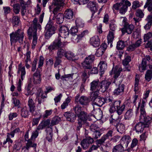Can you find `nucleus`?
I'll return each mask as SVG.
<instances>
[{"label": "nucleus", "mask_w": 152, "mask_h": 152, "mask_svg": "<svg viewBox=\"0 0 152 152\" xmlns=\"http://www.w3.org/2000/svg\"><path fill=\"white\" fill-rule=\"evenodd\" d=\"M75 115L73 113L69 112H66L64 114L67 121L71 122H74L76 117H78L79 119L83 121L88 118V115L87 113L82 109V107L78 104L76 105L73 108Z\"/></svg>", "instance_id": "obj_1"}, {"label": "nucleus", "mask_w": 152, "mask_h": 152, "mask_svg": "<svg viewBox=\"0 0 152 152\" xmlns=\"http://www.w3.org/2000/svg\"><path fill=\"white\" fill-rule=\"evenodd\" d=\"M37 19L35 18L32 22L31 27H29L27 31L29 39L33 37L32 48L34 49L37 42V29L40 31L41 29V25L37 23Z\"/></svg>", "instance_id": "obj_2"}, {"label": "nucleus", "mask_w": 152, "mask_h": 152, "mask_svg": "<svg viewBox=\"0 0 152 152\" xmlns=\"http://www.w3.org/2000/svg\"><path fill=\"white\" fill-rule=\"evenodd\" d=\"M24 33L23 31L20 29L13 32L10 34V40L11 45L12 43L18 42L19 43H22L23 42Z\"/></svg>", "instance_id": "obj_3"}, {"label": "nucleus", "mask_w": 152, "mask_h": 152, "mask_svg": "<svg viewBox=\"0 0 152 152\" xmlns=\"http://www.w3.org/2000/svg\"><path fill=\"white\" fill-rule=\"evenodd\" d=\"M44 60V58L43 56H40L38 63V68L36 72L33 75V81L34 83H40L41 82V73L42 71L41 67L43 65Z\"/></svg>", "instance_id": "obj_4"}, {"label": "nucleus", "mask_w": 152, "mask_h": 152, "mask_svg": "<svg viewBox=\"0 0 152 152\" xmlns=\"http://www.w3.org/2000/svg\"><path fill=\"white\" fill-rule=\"evenodd\" d=\"M64 0H53L52 6L54 7L53 12L54 14V16L53 18V20H54L56 18V15L58 12L61 10L64 4Z\"/></svg>", "instance_id": "obj_5"}, {"label": "nucleus", "mask_w": 152, "mask_h": 152, "mask_svg": "<svg viewBox=\"0 0 152 152\" xmlns=\"http://www.w3.org/2000/svg\"><path fill=\"white\" fill-rule=\"evenodd\" d=\"M64 47V43L61 42V38L59 37L48 46V49L50 52H52L53 50H57Z\"/></svg>", "instance_id": "obj_6"}, {"label": "nucleus", "mask_w": 152, "mask_h": 152, "mask_svg": "<svg viewBox=\"0 0 152 152\" xmlns=\"http://www.w3.org/2000/svg\"><path fill=\"white\" fill-rule=\"evenodd\" d=\"M51 21H50L46 25L45 27V36L46 38H49L53 34L55 33L56 28L53 25Z\"/></svg>", "instance_id": "obj_7"}, {"label": "nucleus", "mask_w": 152, "mask_h": 152, "mask_svg": "<svg viewBox=\"0 0 152 152\" xmlns=\"http://www.w3.org/2000/svg\"><path fill=\"white\" fill-rule=\"evenodd\" d=\"M80 95L78 94L75 97V101L77 103H79L83 106H87L90 101L89 99L85 96H82L80 97Z\"/></svg>", "instance_id": "obj_8"}, {"label": "nucleus", "mask_w": 152, "mask_h": 152, "mask_svg": "<svg viewBox=\"0 0 152 152\" xmlns=\"http://www.w3.org/2000/svg\"><path fill=\"white\" fill-rule=\"evenodd\" d=\"M92 100H94L93 103L98 106L101 107L104 104V98L99 96L97 92L94 93Z\"/></svg>", "instance_id": "obj_9"}, {"label": "nucleus", "mask_w": 152, "mask_h": 152, "mask_svg": "<svg viewBox=\"0 0 152 152\" xmlns=\"http://www.w3.org/2000/svg\"><path fill=\"white\" fill-rule=\"evenodd\" d=\"M94 59V55H90L86 58L85 61L82 63L83 66L85 69H90L91 68L90 64L92 63Z\"/></svg>", "instance_id": "obj_10"}, {"label": "nucleus", "mask_w": 152, "mask_h": 152, "mask_svg": "<svg viewBox=\"0 0 152 152\" xmlns=\"http://www.w3.org/2000/svg\"><path fill=\"white\" fill-rule=\"evenodd\" d=\"M94 142L93 138L90 137H87L81 141L80 145L83 149H86L89 147L90 144H91Z\"/></svg>", "instance_id": "obj_11"}, {"label": "nucleus", "mask_w": 152, "mask_h": 152, "mask_svg": "<svg viewBox=\"0 0 152 152\" xmlns=\"http://www.w3.org/2000/svg\"><path fill=\"white\" fill-rule=\"evenodd\" d=\"M134 28V26L132 24L126 23L124 25V27L121 30L123 34L126 33L128 34H131Z\"/></svg>", "instance_id": "obj_12"}, {"label": "nucleus", "mask_w": 152, "mask_h": 152, "mask_svg": "<svg viewBox=\"0 0 152 152\" xmlns=\"http://www.w3.org/2000/svg\"><path fill=\"white\" fill-rule=\"evenodd\" d=\"M122 70V68L119 66L117 65L115 67H113L111 72V75L114 74L113 76L114 79V83H115L117 78L120 75V73Z\"/></svg>", "instance_id": "obj_13"}, {"label": "nucleus", "mask_w": 152, "mask_h": 152, "mask_svg": "<svg viewBox=\"0 0 152 152\" xmlns=\"http://www.w3.org/2000/svg\"><path fill=\"white\" fill-rule=\"evenodd\" d=\"M140 113V121H143L144 123L146 125L149 124L152 122V117L147 115L145 111L143 113Z\"/></svg>", "instance_id": "obj_14"}, {"label": "nucleus", "mask_w": 152, "mask_h": 152, "mask_svg": "<svg viewBox=\"0 0 152 152\" xmlns=\"http://www.w3.org/2000/svg\"><path fill=\"white\" fill-rule=\"evenodd\" d=\"M111 84V82H108L106 80H103L100 82V85L99 87V91H100L102 92H104L108 89Z\"/></svg>", "instance_id": "obj_15"}, {"label": "nucleus", "mask_w": 152, "mask_h": 152, "mask_svg": "<svg viewBox=\"0 0 152 152\" xmlns=\"http://www.w3.org/2000/svg\"><path fill=\"white\" fill-rule=\"evenodd\" d=\"M148 7V9L149 11L152 13V0H147L144 6V8H145ZM147 19L148 21H151L152 23V15H149L148 16Z\"/></svg>", "instance_id": "obj_16"}, {"label": "nucleus", "mask_w": 152, "mask_h": 152, "mask_svg": "<svg viewBox=\"0 0 152 152\" xmlns=\"http://www.w3.org/2000/svg\"><path fill=\"white\" fill-rule=\"evenodd\" d=\"M69 34V29L65 26L60 27L59 29V35L62 37L66 38L68 37Z\"/></svg>", "instance_id": "obj_17"}, {"label": "nucleus", "mask_w": 152, "mask_h": 152, "mask_svg": "<svg viewBox=\"0 0 152 152\" xmlns=\"http://www.w3.org/2000/svg\"><path fill=\"white\" fill-rule=\"evenodd\" d=\"M121 103V101L120 100L116 101L113 100L109 109L110 113H112L115 111L116 109L120 107Z\"/></svg>", "instance_id": "obj_18"}, {"label": "nucleus", "mask_w": 152, "mask_h": 152, "mask_svg": "<svg viewBox=\"0 0 152 152\" xmlns=\"http://www.w3.org/2000/svg\"><path fill=\"white\" fill-rule=\"evenodd\" d=\"M91 45L94 47H97L99 46L100 43L99 39L98 36H94L92 37L90 40Z\"/></svg>", "instance_id": "obj_19"}, {"label": "nucleus", "mask_w": 152, "mask_h": 152, "mask_svg": "<svg viewBox=\"0 0 152 152\" xmlns=\"http://www.w3.org/2000/svg\"><path fill=\"white\" fill-rule=\"evenodd\" d=\"M100 83V82L98 80L92 81L91 83V90L94 91V92H96V91H98Z\"/></svg>", "instance_id": "obj_20"}, {"label": "nucleus", "mask_w": 152, "mask_h": 152, "mask_svg": "<svg viewBox=\"0 0 152 152\" xmlns=\"http://www.w3.org/2000/svg\"><path fill=\"white\" fill-rule=\"evenodd\" d=\"M124 85L123 84H120L118 87L114 90L113 92L115 95H122L124 91Z\"/></svg>", "instance_id": "obj_21"}, {"label": "nucleus", "mask_w": 152, "mask_h": 152, "mask_svg": "<svg viewBox=\"0 0 152 152\" xmlns=\"http://www.w3.org/2000/svg\"><path fill=\"white\" fill-rule=\"evenodd\" d=\"M88 6L92 12V13L95 14L97 12L98 7L96 2L90 1L88 4Z\"/></svg>", "instance_id": "obj_22"}, {"label": "nucleus", "mask_w": 152, "mask_h": 152, "mask_svg": "<svg viewBox=\"0 0 152 152\" xmlns=\"http://www.w3.org/2000/svg\"><path fill=\"white\" fill-rule=\"evenodd\" d=\"M146 126L145 124L142 122H139L137 123L134 126V130L138 133H141L143 131L144 128Z\"/></svg>", "instance_id": "obj_23"}, {"label": "nucleus", "mask_w": 152, "mask_h": 152, "mask_svg": "<svg viewBox=\"0 0 152 152\" xmlns=\"http://www.w3.org/2000/svg\"><path fill=\"white\" fill-rule=\"evenodd\" d=\"M112 152H129L128 150L124 149L123 146L120 144L116 145L112 149Z\"/></svg>", "instance_id": "obj_24"}, {"label": "nucleus", "mask_w": 152, "mask_h": 152, "mask_svg": "<svg viewBox=\"0 0 152 152\" xmlns=\"http://www.w3.org/2000/svg\"><path fill=\"white\" fill-rule=\"evenodd\" d=\"M50 120L49 119L42 121L37 127V130H42L45 127L48 126L50 124Z\"/></svg>", "instance_id": "obj_25"}, {"label": "nucleus", "mask_w": 152, "mask_h": 152, "mask_svg": "<svg viewBox=\"0 0 152 152\" xmlns=\"http://www.w3.org/2000/svg\"><path fill=\"white\" fill-rule=\"evenodd\" d=\"M98 66L100 68V76L103 74L104 72L106 70L107 68V62L105 61H101L98 65Z\"/></svg>", "instance_id": "obj_26"}, {"label": "nucleus", "mask_w": 152, "mask_h": 152, "mask_svg": "<svg viewBox=\"0 0 152 152\" xmlns=\"http://www.w3.org/2000/svg\"><path fill=\"white\" fill-rule=\"evenodd\" d=\"M28 105L29 108V111L32 113H33L35 110V104L31 98H29L28 101Z\"/></svg>", "instance_id": "obj_27"}, {"label": "nucleus", "mask_w": 152, "mask_h": 152, "mask_svg": "<svg viewBox=\"0 0 152 152\" xmlns=\"http://www.w3.org/2000/svg\"><path fill=\"white\" fill-rule=\"evenodd\" d=\"M113 132L112 130H110L107 133L102 136L101 138L100 139V142H103V143L109 137H112L113 136Z\"/></svg>", "instance_id": "obj_28"}, {"label": "nucleus", "mask_w": 152, "mask_h": 152, "mask_svg": "<svg viewBox=\"0 0 152 152\" xmlns=\"http://www.w3.org/2000/svg\"><path fill=\"white\" fill-rule=\"evenodd\" d=\"M58 51L57 52V56L60 58H62L63 56H65L66 54V52L64 48L63 47L57 49Z\"/></svg>", "instance_id": "obj_29"}, {"label": "nucleus", "mask_w": 152, "mask_h": 152, "mask_svg": "<svg viewBox=\"0 0 152 152\" xmlns=\"http://www.w3.org/2000/svg\"><path fill=\"white\" fill-rule=\"evenodd\" d=\"M20 72H21V79L22 80H23L24 77H25V75L26 74V71L25 70V67H22L21 64H19V65L18 70V72L19 73Z\"/></svg>", "instance_id": "obj_30"}, {"label": "nucleus", "mask_w": 152, "mask_h": 152, "mask_svg": "<svg viewBox=\"0 0 152 152\" xmlns=\"http://www.w3.org/2000/svg\"><path fill=\"white\" fill-rule=\"evenodd\" d=\"M20 115L24 118L27 117L28 115V111L26 107L22 108L20 110Z\"/></svg>", "instance_id": "obj_31"}, {"label": "nucleus", "mask_w": 152, "mask_h": 152, "mask_svg": "<svg viewBox=\"0 0 152 152\" xmlns=\"http://www.w3.org/2000/svg\"><path fill=\"white\" fill-rule=\"evenodd\" d=\"M73 16V11L70 9L67 10L64 13V17L65 18L68 19H72Z\"/></svg>", "instance_id": "obj_32"}, {"label": "nucleus", "mask_w": 152, "mask_h": 152, "mask_svg": "<svg viewBox=\"0 0 152 152\" xmlns=\"http://www.w3.org/2000/svg\"><path fill=\"white\" fill-rule=\"evenodd\" d=\"M133 114V110L132 109L128 110L125 113L124 115V119L125 120H129Z\"/></svg>", "instance_id": "obj_33"}, {"label": "nucleus", "mask_w": 152, "mask_h": 152, "mask_svg": "<svg viewBox=\"0 0 152 152\" xmlns=\"http://www.w3.org/2000/svg\"><path fill=\"white\" fill-rule=\"evenodd\" d=\"M20 22V18L18 16H13L12 18V23L13 26H18Z\"/></svg>", "instance_id": "obj_34"}, {"label": "nucleus", "mask_w": 152, "mask_h": 152, "mask_svg": "<svg viewBox=\"0 0 152 152\" xmlns=\"http://www.w3.org/2000/svg\"><path fill=\"white\" fill-rule=\"evenodd\" d=\"M65 57L68 60L74 61L76 59L75 58L74 54L70 51H68L66 53Z\"/></svg>", "instance_id": "obj_35"}, {"label": "nucleus", "mask_w": 152, "mask_h": 152, "mask_svg": "<svg viewBox=\"0 0 152 152\" xmlns=\"http://www.w3.org/2000/svg\"><path fill=\"white\" fill-rule=\"evenodd\" d=\"M125 46L124 42L121 40L117 42L116 48L118 50L123 49Z\"/></svg>", "instance_id": "obj_36"}, {"label": "nucleus", "mask_w": 152, "mask_h": 152, "mask_svg": "<svg viewBox=\"0 0 152 152\" xmlns=\"http://www.w3.org/2000/svg\"><path fill=\"white\" fill-rule=\"evenodd\" d=\"M152 78V71L151 70H148L145 73V78L148 82L151 80Z\"/></svg>", "instance_id": "obj_37"}, {"label": "nucleus", "mask_w": 152, "mask_h": 152, "mask_svg": "<svg viewBox=\"0 0 152 152\" xmlns=\"http://www.w3.org/2000/svg\"><path fill=\"white\" fill-rule=\"evenodd\" d=\"M64 20V16L62 14L59 13L56 16V21L57 23L60 24L62 23Z\"/></svg>", "instance_id": "obj_38"}, {"label": "nucleus", "mask_w": 152, "mask_h": 152, "mask_svg": "<svg viewBox=\"0 0 152 152\" xmlns=\"http://www.w3.org/2000/svg\"><path fill=\"white\" fill-rule=\"evenodd\" d=\"M61 120L60 118L58 116H56L54 117L51 121L50 126L55 125L58 124Z\"/></svg>", "instance_id": "obj_39"}, {"label": "nucleus", "mask_w": 152, "mask_h": 152, "mask_svg": "<svg viewBox=\"0 0 152 152\" xmlns=\"http://www.w3.org/2000/svg\"><path fill=\"white\" fill-rule=\"evenodd\" d=\"M32 140L30 139L29 140L27 141V142L26 143V147L27 149H29V148L31 147L36 148V147L37 144L32 143Z\"/></svg>", "instance_id": "obj_40"}, {"label": "nucleus", "mask_w": 152, "mask_h": 152, "mask_svg": "<svg viewBox=\"0 0 152 152\" xmlns=\"http://www.w3.org/2000/svg\"><path fill=\"white\" fill-rule=\"evenodd\" d=\"M116 126L117 131L120 133H123L124 131L125 130V126L123 124H118Z\"/></svg>", "instance_id": "obj_41"}, {"label": "nucleus", "mask_w": 152, "mask_h": 152, "mask_svg": "<svg viewBox=\"0 0 152 152\" xmlns=\"http://www.w3.org/2000/svg\"><path fill=\"white\" fill-rule=\"evenodd\" d=\"M100 139H99L97 140L96 142V145H92V146L91 147V149L93 150H96L97 148H98L99 147H100V146L102 144H103V142H100Z\"/></svg>", "instance_id": "obj_42"}, {"label": "nucleus", "mask_w": 152, "mask_h": 152, "mask_svg": "<svg viewBox=\"0 0 152 152\" xmlns=\"http://www.w3.org/2000/svg\"><path fill=\"white\" fill-rule=\"evenodd\" d=\"M102 133L100 131L95 130L93 132L92 134V138L94 139H97L99 138L101 136Z\"/></svg>", "instance_id": "obj_43"}, {"label": "nucleus", "mask_w": 152, "mask_h": 152, "mask_svg": "<svg viewBox=\"0 0 152 152\" xmlns=\"http://www.w3.org/2000/svg\"><path fill=\"white\" fill-rule=\"evenodd\" d=\"M122 141L126 143L127 146H128V144L131 141V139L130 137L129 136L125 135L124 136L121 138Z\"/></svg>", "instance_id": "obj_44"}, {"label": "nucleus", "mask_w": 152, "mask_h": 152, "mask_svg": "<svg viewBox=\"0 0 152 152\" xmlns=\"http://www.w3.org/2000/svg\"><path fill=\"white\" fill-rule=\"evenodd\" d=\"M114 33L113 32L110 31L109 32L108 35L107 36L108 42L110 43V45H112L111 42L114 39Z\"/></svg>", "instance_id": "obj_45"}, {"label": "nucleus", "mask_w": 152, "mask_h": 152, "mask_svg": "<svg viewBox=\"0 0 152 152\" xmlns=\"http://www.w3.org/2000/svg\"><path fill=\"white\" fill-rule=\"evenodd\" d=\"M125 105L124 104H123L121 106H120V107H119L118 108L116 109V110L118 115H120L122 114L125 109Z\"/></svg>", "instance_id": "obj_46"}, {"label": "nucleus", "mask_w": 152, "mask_h": 152, "mask_svg": "<svg viewBox=\"0 0 152 152\" xmlns=\"http://www.w3.org/2000/svg\"><path fill=\"white\" fill-rule=\"evenodd\" d=\"M125 0H122L120 3H117L114 4L113 6V8L116 10H120V8L123 5V3H124Z\"/></svg>", "instance_id": "obj_47"}, {"label": "nucleus", "mask_w": 152, "mask_h": 152, "mask_svg": "<svg viewBox=\"0 0 152 152\" xmlns=\"http://www.w3.org/2000/svg\"><path fill=\"white\" fill-rule=\"evenodd\" d=\"M14 12L15 14L19 13L20 9V6L18 4H15L13 5Z\"/></svg>", "instance_id": "obj_48"}, {"label": "nucleus", "mask_w": 152, "mask_h": 152, "mask_svg": "<svg viewBox=\"0 0 152 152\" xmlns=\"http://www.w3.org/2000/svg\"><path fill=\"white\" fill-rule=\"evenodd\" d=\"M49 133L47 132V136L46 137V138L49 142H50L52 141L53 136L52 133V128H50L49 129Z\"/></svg>", "instance_id": "obj_49"}, {"label": "nucleus", "mask_w": 152, "mask_h": 152, "mask_svg": "<svg viewBox=\"0 0 152 152\" xmlns=\"http://www.w3.org/2000/svg\"><path fill=\"white\" fill-rule=\"evenodd\" d=\"M147 62L146 61L145 59H142V61L141 66L139 67V69L140 70L141 68L142 70H145L146 69V67L147 66Z\"/></svg>", "instance_id": "obj_50"}, {"label": "nucleus", "mask_w": 152, "mask_h": 152, "mask_svg": "<svg viewBox=\"0 0 152 152\" xmlns=\"http://www.w3.org/2000/svg\"><path fill=\"white\" fill-rule=\"evenodd\" d=\"M131 61V57L129 56H127L123 61V64L124 66L127 65L129 64V63Z\"/></svg>", "instance_id": "obj_51"}, {"label": "nucleus", "mask_w": 152, "mask_h": 152, "mask_svg": "<svg viewBox=\"0 0 152 152\" xmlns=\"http://www.w3.org/2000/svg\"><path fill=\"white\" fill-rule=\"evenodd\" d=\"M152 37V32H149L145 34L144 36V42H145Z\"/></svg>", "instance_id": "obj_52"}, {"label": "nucleus", "mask_w": 152, "mask_h": 152, "mask_svg": "<svg viewBox=\"0 0 152 152\" xmlns=\"http://www.w3.org/2000/svg\"><path fill=\"white\" fill-rule=\"evenodd\" d=\"M110 30L113 31H115L116 28V26L115 24V21L114 20H112L111 23L110 24Z\"/></svg>", "instance_id": "obj_53"}, {"label": "nucleus", "mask_w": 152, "mask_h": 152, "mask_svg": "<svg viewBox=\"0 0 152 152\" xmlns=\"http://www.w3.org/2000/svg\"><path fill=\"white\" fill-rule=\"evenodd\" d=\"M110 123L112 124L115 126H116L118 124V121L114 118H113V115H112L110 119Z\"/></svg>", "instance_id": "obj_54"}, {"label": "nucleus", "mask_w": 152, "mask_h": 152, "mask_svg": "<svg viewBox=\"0 0 152 152\" xmlns=\"http://www.w3.org/2000/svg\"><path fill=\"white\" fill-rule=\"evenodd\" d=\"M127 7L126 6L123 4L121 7L120 8L119 12L121 14H124L127 10Z\"/></svg>", "instance_id": "obj_55"}, {"label": "nucleus", "mask_w": 152, "mask_h": 152, "mask_svg": "<svg viewBox=\"0 0 152 152\" xmlns=\"http://www.w3.org/2000/svg\"><path fill=\"white\" fill-rule=\"evenodd\" d=\"M31 88L32 85L31 83H29L27 86L26 88V90L27 91V93L26 94V95L32 94V92L31 90Z\"/></svg>", "instance_id": "obj_56"}, {"label": "nucleus", "mask_w": 152, "mask_h": 152, "mask_svg": "<svg viewBox=\"0 0 152 152\" xmlns=\"http://www.w3.org/2000/svg\"><path fill=\"white\" fill-rule=\"evenodd\" d=\"M104 104L105 103H108L110 106L113 100L112 98L110 97H106L104 98Z\"/></svg>", "instance_id": "obj_57"}, {"label": "nucleus", "mask_w": 152, "mask_h": 152, "mask_svg": "<svg viewBox=\"0 0 152 152\" xmlns=\"http://www.w3.org/2000/svg\"><path fill=\"white\" fill-rule=\"evenodd\" d=\"M104 52V50L99 48L97 49L95 55L97 57H100L102 55Z\"/></svg>", "instance_id": "obj_58"}, {"label": "nucleus", "mask_w": 152, "mask_h": 152, "mask_svg": "<svg viewBox=\"0 0 152 152\" xmlns=\"http://www.w3.org/2000/svg\"><path fill=\"white\" fill-rule=\"evenodd\" d=\"M38 131L39 130H37V128L36 130L32 132L31 136L30 138L31 140L34 139L38 136Z\"/></svg>", "instance_id": "obj_59"}, {"label": "nucleus", "mask_w": 152, "mask_h": 152, "mask_svg": "<svg viewBox=\"0 0 152 152\" xmlns=\"http://www.w3.org/2000/svg\"><path fill=\"white\" fill-rule=\"evenodd\" d=\"M136 15L140 18H142L143 17L144 14L142 11L140 10H137L135 13Z\"/></svg>", "instance_id": "obj_60"}, {"label": "nucleus", "mask_w": 152, "mask_h": 152, "mask_svg": "<svg viewBox=\"0 0 152 152\" xmlns=\"http://www.w3.org/2000/svg\"><path fill=\"white\" fill-rule=\"evenodd\" d=\"M139 80L137 78L135 79V83L134 88V91L135 93H136L138 92L139 88L138 87V85L139 84Z\"/></svg>", "instance_id": "obj_61"}, {"label": "nucleus", "mask_w": 152, "mask_h": 152, "mask_svg": "<svg viewBox=\"0 0 152 152\" xmlns=\"http://www.w3.org/2000/svg\"><path fill=\"white\" fill-rule=\"evenodd\" d=\"M58 57V56L55 57L56 61L54 64V66L56 67L58 65H59L61 62V58Z\"/></svg>", "instance_id": "obj_62"}, {"label": "nucleus", "mask_w": 152, "mask_h": 152, "mask_svg": "<svg viewBox=\"0 0 152 152\" xmlns=\"http://www.w3.org/2000/svg\"><path fill=\"white\" fill-rule=\"evenodd\" d=\"M88 72H88L87 70H85L82 72L81 76L84 80L86 81V79L88 77L87 73Z\"/></svg>", "instance_id": "obj_63"}, {"label": "nucleus", "mask_w": 152, "mask_h": 152, "mask_svg": "<svg viewBox=\"0 0 152 152\" xmlns=\"http://www.w3.org/2000/svg\"><path fill=\"white\" fill-rule=\"evenodd\" d=\"M138 141L136 138L133 139L132 141L131 148H132L135 147L138 144Z\"/></svg>", "instance_id": "obj_64"}]
</instances>
